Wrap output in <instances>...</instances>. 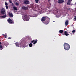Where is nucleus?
<instances>
[{
	"mask_svg": "<svg viewBox=\"0 0 76 76\" xmlns=\"http://www.w3.org/2000/svg\"><path fill=\"white\" fill-rule=\"evenodd\" d=\"M23 20L24 21H28V20H29V16L28 15H24Z\"/></svg>",
	"mask_w": 76,
	"mask_h": 76,
	"instance_id": "obj_2",
	"label": "nucleus"
},
{
	"mask_svg": "<svg viewBox=\"0 0 76 76\" xmlns=\"http://www.w3.org/2000/svg\"><path fill=\"white\" fill-rule=\"evenodd\" d=\"M46 19H47V18L45 17H43L42 18L41 20L42 22H43L45 21Z\"/></svg>",
	"mask_w": 76,
	"mask_h": 76,
	"instance_id": "obj_12",
	"label": "nucleus"
},
{
	"mask_svg": "<svg viewBox=\"0 0 76 76\" xmlns=\"http://www.w3.org/2000/svg\"><path fill=\"white\" fill-rule=\"evenodd\" d=\"M68 10H70V8H68Z\"/></svg>",
	"mask_w": 76,
	"mask_h": 76,
	"instance_id": "obj_34",
	"label": "nucleus"
},
{
	"mask_svg": "<svg viewBox=\"0 0 76 76\" xmlns=\"http://www.w3.org/2000/svg\"><path fill=\"white\" fill-rule=\"evenodd\" d=\"M67 5H70V2H68V3H67Z\"/></svg>",
	"mask_w": 76,
	"mask_h": 76,
	"instance_id": "obj_29",
	"label": "nucleus"
},
{
	"mask_svg": "<svg viewBox=\"0 0 76 76\" xmlns=\"http://www.w3.org/2000/svg\"><path fill=\"white\" fill-rule=\"evenodd\" d=\"M7 21H8L9 23L10 24L13 23V21L10 18H9L7 20Z\"/></svg>",
	"mask_w": 76,
	"mask_h": 76,
	"instance_id": "obj_7",
	"label": "nucleus"
},
{
	"mask_svg": "<svg viewBox=\"0 0 76 76\" xmlns=\"http://www.w3.org/2000/svg\"><path fill=\"white\" fill-rule=\"evenodd\" d=\"M22 9L24 10H26L28 9V7H27L23 6L22 7Z\"/></svg>",
	"mask_w": 76,
	"mask_h": 76,
	"instance_id": "obj_10",
	"label": "nucleus"
},
{
	"mask_svg": "<svg viewBox=\"0 0 76 76\" xmlns=\"http://www.w3.org/2000/svg\"><path fill=\"white\" fill-rule=\"evenodd\" d=\"M30 6L31 8H33L34 7V5L33 4H31Z\"/></svg>",
	"mask_w": 76,
	"mask_h": 76,
	"instance_id": "obj_22",
	"label": "nucleus"
},
{
	"mask_svg": "<svg viewBox=\"0 0 76 76\" xmlns=\"http://www.w3.org/2000/svg\"><path fill=\"white\" fill-rule=\"evenodd\" d=\"M24 3L25 4H28L29 3V1L28 0H24Z\"/></svg>",
	"mask_w": 76,
	"mask_h": 76,
	"instance_id": "obj_5",
	"label": "nucleus"
},
{
	"mask_svg": "<svg viewBox=\"0 0 76 76\" xmlns=\"http://www.w3.org/2000/svg\"><path fill=\"white\" fill-rule=\"evenodd\" d=\"M15 45L17 47H22V48H25V46L23 45H21L20 46H19L20 45V44H19V43H18L17 42L15 43Z\"/></svg>",
	"mask_w": 76,
	"mask_h": 76,
	"instance_id": "obj_3",
	"label": "nucleus"
},
{
	"mask_svg": "<svg viewBox=\"0 0 76 76\" xmlns=\"http://www.w3.org/2000/svg\"><path fill=\"white\" fill-rule=\"evenodd\" d=\"M70 0H69V1H70Z\"/></svg>",
	"mask_w": 76,
	"mask_h": 76,
	"instance_id": "obj_35",
	"label": "nucleus"
},
{
	"mask_svg": "<svg viewBox=\"0 0 76 76\" xmlns=\"http://www.w3.org/2000/svg\"><path fill=\"white\" fill-rule=\"evenodd\" d=\"M12 0H9V1L10 3H12Z\"/></svg>",
	"mask_w": 76,
	"mask_h": 76,
	"instance_id": "obj_25",
	"label": "nucleus"
},
{
	"mask_svg": "<svg viewBox=\"0 0 76 76\" xmlns=\"http://www.w3.org/2000/svg\"><path fill=\"white\" fill-rule=\"evenodd\" d=\"M75 30H74L72 31V33H74V32H75Z\"/></svg>",
	"mask_w": 76,
	"mask_h": 76,
	"instance_id": "obj_27",
	"label": "nucleus"
},
{
	"mask_svg": "<svg viewBox=\"0 0 76 76\" xmlns=\"http://www.w3.org/2000/svg\"><path fill=\"white\" fill-rule=\"evenodd\" d=\"M1 42H0V45H1Z\"/></svg>",
	"mask_w": 76,
	"mask_h": 76,
	"instance_id": "obj_32",
	"label": "nucleus"
},
{
	"mask_svg": "<svg viewBox=\"0 0 76 76\" xmlns=\"http://www.w3.org/2000/svg\"><path fill=\"white\" fill-rule=\"evenodd\" d=\"M29 46L30 47H32V44L31 43H30L29 44Z\"/></svg>",
	"mask_w": 76,
	"mask_h": 76,
	"instance_id": "obj_18",
	"label": "nucleus"
},
{
	"mask_svg": "<svg viewBox=\"0 0 76 76\" xmlns=\"http://www.w3.org/2000/svg\"><path fill=\"white\" fill-rule=\"evenodd\" d=\"M1 18H6V15H4L3 16H1Z\"/></svg>",
	"mask_w": 76,
	"mask_h": 76,
	"instance_id": "obj_16",
	"label": "nucleus"
},
{
	"mask_svg": "<svg viewBox=\"0 0 76 76\" xmlns=\"http://www.w3.org/2000/svg\"><path fill=\"white\" fill-rule=\"evenodd\" d=\"M15 5H16V6H19V4L18 3L16 2L15 3Z\"/></svg>",
	"mask_w": 76,
	"mask_h": 76,
	"instance_id": "obj_21",
	"label": "nucleus"
},
{
	"mask_svg": "<svg viewBox=\"0 0 76 76\" xmlns=\"http://www.w3.org/2000/svg\"><path fill=\"white\" fill-rule=\"evenodd\" d=\"M55 22L54 21H53V22Z\"/></svg>",
	"mask_w": 76,
	"mask_h": 76,
	"instance_id": "obj_36",
	"label": "nucleus"
},
{
	"mask_svg": "<svg viewBox=\"0 0 76 76\" xmlns=\"http://www.w3.org/2000/svg\"><path fill=\"white\" fill-rule=\"evenodd\" d=\"M64 49L66 50H69L70 49V47L69 44L66 43L64 44Z\"/></svg>",
	"mask_w": 76,
	"mask_h": 76,
	"instance_id": "obj_1",
	"label": "nucleus"
},
{
	"mask_svg": "<svg viewBox=\"0 0 76 76\" xmlns=\"http://www.w3.org/2000/svg\"><path fill=\"white\" fill-rule=\"evenodd\" d=\"M0 49L1 50L3 49V46L1 45H0Z\"/></svg>",
	"mask_w": 76,
	"mask_h": 76,
	"instance_id": "obj_19",
	"label": "nucleus"
},
{
	"mask_svg": "<svg viewBox=\"0 0 76 76\" xmlns=\"http://www.w3.org/2000/svg\"><path fill=\"white\" fill-rule=\"evenodd\" d=\"M75 17L74 18V19H75V20H76V16H75Z\"/></svg>",
	"mask_w": 76,
	"mask_h": 76,
	"instance_id": "obj_28",
	"label": "nucleus"
},
{
	"mask_svg": "<svg viewBox=\"0 0 76 76\" xmlns=\"http://www.w3.org/2000/svg\"><path fill=\"white\" fill-rule=\"evenodd\" d=\"M49 20H46L45 22V25H47V24H48L49 23V22H50V18H48Z\"/></svg>",
	"mask_w": 76,
	"mask_h": 76,
	"instance_id": "obj_9",
	"label": "nucleus"
},
{
	"mask_svg": "<svg viewBox=\"0 0 76 76\" xmlns=\"http://www.w3.org/2000/svg\"><path fill=\"white\" fill-rule=\"evenodd\" d=\"M68 24H69V21L68 20H66L65 21V25L66 26L68 25Z\"/></svg>",
	"mask_w": 76,
	"mask_h": 76,
	"instance_id": "obj_13",
	"label": "nucleus"
},
{
	"mask_svg": "<svg viewBox=\"0 0 76 76\" xmlns=\"http://www.w3.org/2000/svg\"><path fill=\"white\" fill-rule=\"evenodd\" d=\"M8 13L9 14V16L10 17H13V14L11 13L10 12H9Z\"/></svg>",
	"mask_w": 76,
	"mask_h": 76,
	"instance_id": "obj_14",
	"label": "nucleus"
},
{
	"mask_svg": "<svg viewBox=\"0 0 76 76\" xmlns=\"http://www.w3.org/2000/svg\"><path fill=\"white\" fill-rule=\"evenodd\" d=\"M13 9H14V10H17V8L16 7H14Z\"/></svg>",
	"mask_w": 76,
	"mask_h": 76,
	"instance_id": "obj_17",
	"label": "nucleus"
},
{
	"mask_svg": "<svg viewBox=\"0 0 76 76\" xmlns=\"http://www.w3.org/2000/svg\"><path fill=\"white\" fill-rule=\"evenodd\" d=\"M5 7H6V9H7L9 8V7H8L7 6H6Z\"/></svg>",
	"mask_w": 76,
	"mask_h": 76,
	"instance_id": "obj_26",
	"label": "nucleus"
},
{
	"mask_svg": "<svg viewBox=\"0 0 76 76\" xmlns=\"http://www.w3.org/2000/svg\"><path fill=\"white\" fill-rule=\"evenodd\" d=\"M12 39V38H11V37H9V38H8V39Z\"/></svg>",
	"mask_w": 76,
	"mask_h": 76,
	"instance_id": "obj_31",
	"label": "nucleus"
},
{
	"mask_svg": "<svg viewBox=\"0 0 76 76\" xmlns=\"http://www.w3.org/2000/svg\"><path fill=\"white\" fill-rule=\"evenodd\" d=\"M64 35L67 37V36H68V35H70V33L67 32V31H65L64 32Z\"/></svg>",
	"mask_w": 76,
	"mask_h": 76,
	"instance_id": "obj_4",
	"label": "nucleus"
},
{
	"mask_svg": "<svg viewBox=\"0 0 76 76\" xmlns=\"http://www.w3.org/2000/svg\"><path fill=\"white\" fill-rule=\"evenodd\" d=\"M37 41H38V40H35H35H33L31 42V43H33V44H35L37 42Z\"/></svg>",
	"mask_w": 76,
	"mask_h": 76,
	"instance_id": "obj_11",
	"label": "nucleus"
},
{
	"mask_svg": "<svg viewBox=\"0 0 76 76\" xmlns=\"http://www.w3.org/2000/svg\"><path fill=\"white\" fill-rule=\"evenodd\" d=\"M3 35H4V37H5V38H6L7 37H6V36L4 35V34H2Z\"/></svg>",
	"mask_w": 76,
	"mask_h": 76,
	"instance_id": "obj_30",
	"label": "nucleus"
},
{
	"mask_svg": "<svg viewBox=\"0 0 76 76\" xmlns=\"http://www.w3.org/2000/svg\"><path fill=\"white\" fill-rule=\"evenodd\" d=\"M35 1L36 3H38V1H39V0H35Z\"/></svg>",
	"mask_w": 76,
	"mask_h": 76,
	"instance_id": "obj_23",
	"label": "nucleus"
},
{
	"mask_svg": "<svg viewBox=\"0 0 76 76\" xmlns=\"http://www.w3.org/2000/svg\"><path fill=\"white\" fill-rule=\"evenodd\" d=\"M39 6H38V9H39Z\"/></svg>",
	"mask_w": 76,
	"mask_h": 76,
	"instance_id": "obj_33",
	"label": "nucleus"
},
{
	"mask_svg": "<svg viewBox=\"0 0 76 76\" xmlns=\"http://www.w3.org/2000/svg\"><path fill=\"white\" fill-rule=\"evenodd\" d=\"M59 32H60V33H63V30H61L59 31Z\"/></svg>",
	"mask_w": 76,
	"mask_h": 76,
	"instance_id": "obj_20",
	"label": "nucleus"
},
{
	"mask_svg": "<svg viewBox=\"0 0 76 76\" xmlns=\"http://www.w3.org/2000/svg\"><path fill=\"white\" fill-rule=\"evenodd\" d=\"M5 6H7L8 5V4H7L6 2L5 1Z\"/></svg>",
	"mask_w": 76,
	"mask_h": 76,
	"instance_id": "obj_24",
	"label": "nucleus"
},
{
	"mask_svg": "<svg viewBox=\"0 0 76 76\" xmlns=\"http://www.w3.org/2000/svg\"><path fill=\"white\" fill-rule=\"evenodd\" d=\"M64 0H59L58 1V2L59 4H61V3H64Z\"/></svg>",
	"mask_w": 76,
	"mask_h": 76,
	"instance_id": "obj_8",
	"label": "nucleus"
},
{
	"mask_svg": "<svg viewBox=\"0 0 76 76\" xmlns=\"http://www.w3.org/2000/svg\"><path fill=\"white\" fill-rule=\"evenodd\" d=\"M4 45L5 46H7L9 45V43L7 42H5Z\"/></svg>",
	"mask_w": 76,
	"mask_h": 76,
	"instance_id": "obj_15",
	"label": "nucleus"
},
{
	"mask_svg": "<svg viewBox=\"0 0 76 76\" xmlns=\"http://www.w3.org/2000/svg\"><path fill=\"white\" fill-rule=\"evenodd\" d=\"M6 11V10H5V9H4V8H2L1 11V14H4V13H5V12Z\"/></svg>",
	"mask_w": 76,
	"mask_h": 76,
	"instance_id": "obj_6",
	"label": "nucleus"
}]
</instances>
